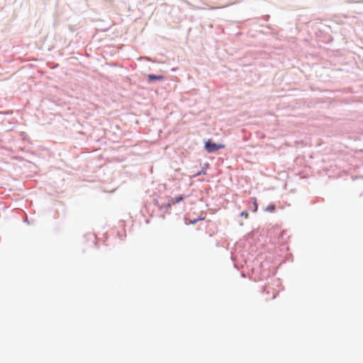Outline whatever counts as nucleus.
<instances>
[{
    "label": "nucleus",
    "instance_id": "f257e3e1",
    "mask_svg": "<svg viewBox=\"0 0 363 363\" xmlns=\"http://www.w3.org/2000/svg\"><path fill=\"white\" fill-rule=\"evenodd\" d=\"M224 147V145L216 144L211 140H208L205 143V149L208 152H213Z\"/></svg>",
    "mask_w": 363,
    "mask_h": 363
},
{
    "label": "nucleus",
    "instance_id": "f03ea898",
    "mask_svg": "<svg viewBox=\"0 0 363 363\" xmlns=\"http://www.w3.org/2000/svg\"><path fill=\"white\" fill-rule=\"evenodd\" d=\"M183 199H184L183 196H179L174 199H172L167 204V208H170L171 206L174 205L177 203H179L180 201H183Z\"/></svg>",
    "mask_w": 363,
    "mask_h": 363
},
{
    "label": "nucleus",
    "instance_id": "7ed1b4c3",
    "mask_svg": "<svg viewBox=\"0 0 363 363\" xmlns=\"http://www.w3.org/2000/svg\"><path fill=\"white\" fill-rule=\"evenodd\" d=\"M148 81H155V80H162L163 79L162 75H154V74H149L148 75Z\"/></svg>",
    "mask_w": 363,
    "mask_h": 363
},
{
    "label": "nucleus",
    "instance_id": "20e7f679",
    "mask_svg": "<svg viewBox=\"0 0 363 363\" xmlns=\"http://www.w3.org/2000/svg\"><path fill=\"white\" fill-rule=\"evenodd\" d=\"M252 201L253 202V207H254V212H256L257 211V199L255 198H252Z\"/></svg>",
    "mask_w": 363,
    "mask_h": 363
},
{
    "label": "nucleus",
    "instance_id": "39448f33",
    "mask_svg": "<svg viewBox=\"0 0 363 363\" xmlns=\"http://www.w3.org/2000/svg\"><path fill=\"white\" fill-rule=\"evenodd\" d=\"M274 208H275V206L274 205H270L266 208V211H273L274 210Z\"/></svg>",
    "mask_w": 363,
    "mask_h": 363
},
{
    "label": "nucleus",
    "instance_id": "423d86ee",
    "mask_svg": "<svg viewBox=\"0 0 363 363\" xmlns=\"http://www.w3.org/2000/svg\"><path fill=\"white\" fill-rule=\"evenodd\" d=\"M240 216L245 217V218H248V213L246 211H242L240 213Z\"/></svg>",
    "mask_w": 363,
    "mask_h": 363
},
{
    "label": "nucleus",
    "instance_id": "0eeeda50",
    "mask_svg": "<svg viewBox=\"0 0 363 363\" xmlns=\"http://www.w3.org/2000/svg\"><path fill=\"white\" fill-rule=\"evenodd\" d=\"M203 218H198V219H195V220H191V221H190V223H191V224H194L197 220H203Z\"/></svg>",
    "mask_w": 363,
    "mask_h": 363
}]
</instances>
